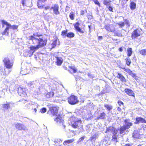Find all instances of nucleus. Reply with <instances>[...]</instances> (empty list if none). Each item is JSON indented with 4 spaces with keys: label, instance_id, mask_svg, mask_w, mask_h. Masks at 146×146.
Instances as JSON below:
<instances>
[{
    "label": "nucleus",
    "instance_id": "23",
    "mask_svg": "<svg viewBox=\"0 0 146 146\" xmlns=\"http://www.w3.org/2000/svg\"><path fill=\"white\" fill-rule=\"evenodd\" d=\"M9 27L8 26H6V27L5 28L4 31L1 33L2 35H9Z\"/></svg>",
    "mask_w": 146,
    "mask_h": 146
},
{
    "label": "nucleus",
    "instance_id": "16",
    "mask_svg": "<svg viewBox=\"0 0 146 146\" xmlns=\"http://www.w3.org/2000/svg\"><path fill=\"white\" fill-rule=\"evenodd\" d=\"M124 91L127 95L129 96L135 97L134 93L131 89L129 88H126L124 89Z\"/></svg>",
    "mask_w": 146,
    "mask_h": 146
},
{
    "label": "nucleus",
    "instance_id": "41",
    "mask_svg": "<svg viewBox=\"0 0 146 146\" xmlns=\"http://www.w3.org/2000/svg\"><path fill=\"white\" fill-rule=\"evenodd\" d=\"M113 33H114V35L115 36H117L119 37H121L123 36L121 33L115 32V31Z\"/></svg>",
    "mask_w": 146,
    "mask_h": 146
},
{
    "label": "nucleus",
    "instance_id": "55",
    "mask_svg": "<svg viewBox=\"0 0 146 146\" xmlns=\"http://www.w3.org/2000/svg\"><path fill=\"white\" fill-rule=\"evenodd\" d=\"M88 27L89 28V31L90 32H91V25H88Z\"/></svg>",
    "mask_w": 146,
    "mask_h": 146
},
{
    "label": "nucleus",
    "instance_id": "2",
    "mask_svg": "<svg viewBox=\"0 0 146 146\" xmlns=\"http://www.w3.org/2000/svg\"><path fill=\"white\" fill-rule=\"evenodd\" d=\"M4 66L7 69H11L12 68L14 64V60H11L8 57L4 58L3 60Z\"/></svg>",
    "mask_w": 146,
    "mask_h": 146
},
{
    "label": "nucleus",
    "instance_id": "7",
    "mask_svg": "<svg viewBox=\"0 0 146 146\" xmlns=\"http://www.w3.org/2000/svg\"><path fill=\"white\" fill-rule=\"evenodd\" d=\"M28 90L27 88H23L21 87H19L17 89V92L19 95L22 97H25L27 96V91Z\"/></svg>",
    "mask_w": 146,
    "mask_h": 146
},
{
    "label": "nucleus",
    "instance_id": "26",
    "mask_svg": "<svg viewBox=\"0 0 146 146\" xmlns=\"http://www.w3.org/2000/svg\"><path fill=\"white\" fill-rule=\"evenodd\" d=\"M54 93L53 92H50L47 93L46 95L45 96L46 98H49L53 96Z\"/></svg>",
    "mask_w": 146,
    "mask_h": 146
},
{
    "label": "nucleus",
    "instance_id": "6",
    "mask_svg": "<svg viewBox=\"0 0 146 146\" xmlns=\"http://www.w3.org/2000/svg\"><path fill=\"white\" fill-rule=\"evenodd\" d=\"M58 107L54 106H50L49 107V110L48 113L52 115H56L58 113Z\"/></svg>",
    "mask_w": 146,
    "mask_h": 146
},
{
    "label": "nucleus",
    "instance_id": "60",
    "mask_svg": "<svg viewBox=\"0 0 146 146\" xmlns=\"http://www.w3.org/2000/svg\"><path fill=\"white\" fill-rule=\"evenodd\" d=\"M126 146H130L129 144H126L125 145Z\"/></svg>",
    "mask_w": 146,
    "mask_h": 146
},
{
    "label": "nucleus",
    "instance_id": "52",
    "mask_svg": "<svg viewBox=\"0 0 146 146\" xmlns=\"http://www.w3.org/2000/svg\"><path fill=\"white\" fill-rule=\"evenodd\" d=\"M118 50L120 52H122L123 50V47H120L119 48Z\"/></svg>",
    "mask_w": 146,
    "mask_h": 146
},
{
    "label": "nucleus",
    "instance_id": "24",
    "mask_svg": "<svg viewBox=\"0 0 146 146\" xmlns=\"http://www.w3.org/2000/svg\"><path fill=\"white\" fill-rule=\"evenodd\" d=\"M129 7L131 10H133L136 8V3L133 1H130Z\"/></svg>",
    "mask_w": 146,
    "mask_h": 146
},
{
    "label": "nucleus",
    "instance_id": "34",
    "mask_svg": "<svg viewBox=\"0 0 146 146\" xmlns=\"http://www.w3.org/2000/svg\"><path fill=\"white\" fill-rule=\"evenodd\" d=\"M69 17L71 20H73L74 19L75 13L74 12L72 11L71 12L69 15Z\"/></svg>",
    "mask_w": 146,
    "mask_h": 146
},
{
    "label": "nucleus",
    "instance_id": "49",
    "mask_svg": "<svg viewBox=\"0 0 146 146\" xmlns=\"http://www.w3.org/2000/svg\"><path fill=\"white\" fill-rule=\"evenodd\" d=\"M85 138V137L84 136L80 138L78 141V143L80 142L81 141H83Z\"/></svg>",
    "mask_w": 146,
    "mask_h": 146
},
{
    "label": "nucleus",
    "instance_id": "17",
    "mask_svg": "<svg viewBox=\"0 0 146 146\" xmlns=\"http://www.w3.org/2000/svg\"><path fill=\"white\" fill-rule=\"evenodd\" d=\"M68 71L71 74L76 73L77 71V69L74 66H70L68 67Z\"/></svg>",
    "mask_w": 146,
    "mask_h": 146
},
{
    "label": "nucleus",
    "instance_id": "4",
    "mask_svg": "<svg viewBox=\"0 0 146 146\" xmlns=\"http://www.w3.org/2000/svg\"><path fill=\"white\" fill-rule=\"evenodd\" d=\"M68 102L70 105H74L78 103L79 100L78 97L74 95H71L67 98Z\"/></svg>",
    "mask_w": 146,
    "mask_h": 146
},
{
    "label": "nucleus",
    "instance_id": "63",
    "mask_svg": "<svg viewBox=\"0 0 146 146\" xmlns=\"http://www.w3.org/2000/svg\"><path fill=\"white\" fill-rule=\"evenodd\" d=\"M58 146H62V145H59Z\"/></svg>",
    "mask_w": 146,
    "mask_h": 146
},
{
    "label": "nucleus",
    "instance_id": "42",
    "mask_svg": "<svg viewBox=\"0 0 146 146\" xmlns=\"http://www.w3.org/2000/svg\"><path fill=\"white\" fill-rule=\"evenodd\" d=\"M46 111V109L45 108H42L40 110V112L42 113H45Z\"/></svg>",
    "mask_w": 146,
    "mask_h": 146
},
{
    "label": "nucleus",
    "instance_id": "18",
    "mask_svg": "<svg viewBox=\"0 0 146 146\" xmlns=\"http://www.w3.org/2000/svg\"><path fill=\"white\" fill-rule=\"evenodd\" d=\"M109 131L112 132L113 134H117V131L116 129H115L114 127H113L110 126L109 127L107 128L106 132Z\"/></svg>",
    "mask_w": 146,
    "mask_h": 146
},
{
    "label": "nucleus",
    "instance_id": "25",
    "mask_svg": "<svg viewBox=\"0 0 146 146\" xmlns=\"http://www.w3.org/2000/svg\"><path fill=\"white\" fill-rule=\"evenodd\" d=\"M54 121H56L57 123L59 125H61V124L63 125L64 127H65V125H64V121L63 119H55Z\"/></svg>",
    "mask_w": 146,
    "mask_h": 146
},
{
    "label": "nucleus",
    "instance_id": "37",
    "mask_svg": "<svg viewBox=\"0 0 146 146\" xmlns=\"http://www.w3.org/2000/svg\"><path fill=\"white\" fill-rule=\"evenodd\" d=\"M5 90L4 89L2 90H0V98L4 96L5 95Z\"/></svg>",
    "mask_w": 146,
    "mask_h": 146
},
{
    "label": "nucleus",
    "instance_id": "62",
    "mask_svg": "<svg viewBox=\"0 0 146 146\" xmlns=\"http://www.w3.org/2000/svg\"><path fill=\"white\" fill-rule=\"evenodd\" d=\"M136 119H142V118L141 117H139L138 118H136Z\"/></svg>",
    "mask_w": 146,
    "mask_h": 146
},
{
    "label": "nucleus",
    "instance_id": "51",
    "mask_svg": "<svg viewBox=\"0 0 146 146\" xmlns=\"http://www.w3.org/2000/svg\"><path fill=\"white\" fill-rule=\"evenodd\" d=\"M44 9L46 10H47L49 9L50 8V7L47 6L45 7H44Z\"/></svg>",
    "mask_w": 146,
    "mask_h": 146
},
{
    "label": "nucleus",
    "instance_id": "40",
    "mask_svg": "<svg viewBox=\"0 0 146 146\" xmlns=\"http://www.w3.org/2000/svg\"><path fill=\"white\" fill-rule=\"evenodd\" d=\"M93 1L95 3V4L96 5H97L98 7H100L101 5L100 3L98 1V0H91Z\"/></svg>",
    "mask_w": 146,
    "mask_h": 146
},
{
    "label": "nucleus",
    "instance_id": "45",
    "mask_svg": "<svg viewBox=\"0 0 146 146\" xmlns=\"http://www.w3.org/2000/svg\"><path fill=\"white\" fill-rule=\"evenodd\" d=\"M87 11L86 10H81L80 11V15H83L87 13Z\"/></svg>",
    "mask_w": 146,
    "mask_h": 146
},
{
    "label": "nucleus",
    "instance_id": "31",
    "mask_svg": "<svg viewBox=\"0 0 146 146\" xmlns=\"http://www.w3.org/2000/svg\"><path fill=\"white\" fill-rule=\"evenodd\" d=\"M139 53L143 56L146 55V48L141 49L139 51Z\"/></svg>",
    "mask_w": 146,
    "mask_h": 146
},
{
    "label": "nucleus",
    "instance_id": "39",
    "mask_svg": "<svg viewBox=\"0 0 146 146\" xmlns=\"http://www.w3.org/2000/svg\"><path fill=\"white\" fill-rule=\"evenodd\" d=\"M97 135L96 134L92 135L90 138V140L91 141H95L96 139L97 138Z\"/></svg>",
    "mask_w": 146,
    "mask_h": 146
},
{
    "label": "nucleus",
    "instance_id": "53",
    "mask_svg": "<svg viewBox=\"0 0 146 146\" xmlns=\"http://www.w3.org/2000/svg\"><path fill=\"white\" fill-rule=\"evenodd\" d=\"M70 7L68 6H66V9H65V11H67L69 9Z\"/></svg>",
    "mask_w": 146,
    "mask_h": 146
},
{
    "label": "nucleus",
    "instance_id": "57",
    "mask_svg": "<svg viewBox=\"0 0 146 146\" xmlns=\"http://www.w3.org/2000/svg\"><path fill=\"white\" fill-rule=\"evenodd\" d=\"M133 137H135V138H137V137L134 134H133Z\"/></svg>",
    "mask_w": 146,
    "mask_h": 146
},
{
    "label": "nucleus",
    "instance_id": "32",
    "mask_svg": "<svg viewBox=\"0 0 146 146\" xmlns=\"http://www.w3.org/2000/svg\"><path fill=\"white\" fill-rule=\"evenodd\" d=\"M106 116V114L103 112L100 113L99 116V118L100 119H104Z\"/></svg>",
    "mask_w": 146,
    "mask_h": 146
},
{
    "label": "nucleus",
    "instance_id": "3",
    "mask_svg": "<svg viewBox=\"0 0 146 146\" xmlns=\"http://www.w3.org/2000/svg\"><path fill=\"white\" fill-rule=\"evenodd\" d=\"M142 29L141 28H137L134 29L131 33V37L133 39H135L141 36L142 33Z\"/></svg>",
    "mask_w": 146,
    "mask_h": 146
},
{
    "label": "nucleus",
    "instance_id": "28",
    "mask_svg": "<svg viewBox=\"0 0 146 146\" xmlns=\"http://www.w3.org/2000/svg\"><path fill=\"white\" fill-rule=\"evenodd\" d=\"M127 55L128 57L131 56L133 53L132 48H128L127 50Z\"/></svg>",
    "mask_w": 146,
    "mask_h": 146
},
{
    "label": "nucleus",
    "instance_id": "43",
    "mask_svg": "<svg viewBox=\"0 0 146 146\" xmlns=\"http://www.w3.org/2000/svg\"><path fill=\"white\" fill-rule=\"evenodd\" d=\"M62 141L60 139H56L54 141V142L55 144H56V143H59L61 142H62Z\"/></svg>",
    "mask_w": 146,
    "mask_h": 146
},
{
    "label": "nucleus",
    "instance_id": "12",
    "mask_svg": "<svg viewBox=\"0 0 146 146\" xmlns=\"http://www.w3.org/2000/svg\"><path fill=\"white\" fill-rule=\"evenodd\" d=\"M122 68L125 72H127L129 75L131 76L135 80H137V77L136 76V74L134 73H133L132 71L129 68L126 69L125 68Z\"/></svg>",
    "mask_w": 146,
    "mask_h": 146
},
{
    "label": "nucleus",
    "instance_id": "11",
    "mask_svg": "<svg viewBox=\"0 0 146 146\" xmlns=\"http://www.w3.org/2000/svg\"><path fill=\"white\" fill-rule=\"evenodd\" d=\"M15 127L19 130H23L25 131H27L28 129L27 127L25 126L23 124L17 123L15 125Z\"/></svg>",
    "mask_w": 146,
    "mask_h": 146
},
{
    "label": "nucleus",
    "instance_id": "50",
    "mask_svg": "<svg viewBox=\"0 0 146 146\" xmlns=\"http://www.w3.org/2000/svg\"><path fill=\"white\" fill-rule=\"evenodd\" d=\"M107 7H108L109 10L111 12H113V9L112 7L111 6H109V7H108V6Z\"/></svg>",
    "mask_w": 146,
    "mask_h": 146
},
{
    "label": "nucleus",
    "instance_id": "5",
    "mask_svg": "<svg viewBox=\"0 0 146 146\" xmlns=\"http://www.w3.org/2000/svg\"><path fill=\"white\" fill-rule=\"evenodd\" d=\"M29 48V50H26L25 52V55L26 56H31L33 55L34 53L37 50L35 46L31 45Z\"/></svg>",
    "mask_w": 146,
    "mask_h": 146
},
{
    "label": "nucleus",
    "instance_id": "58",
    "mask_svg": "<svg viewBox=\"0 0 146 146\" xmlns=\"http://www.w3.org/2000/svg\"><path fill=\"white\" fill-rule=\"evenodd\" d=\"M34 111H35V112H36L37 111V110L36 109V108H34L33 109Z\"/></svg>",
    "mask_w": 146,
    "mask_h": 146
},
{
    "label": "nucleus",
    "instance_id": "44",
    "mask_svg": "<svg viewBox=\"0 0 146 146\" xmlns=\"http://www.w3.org/2000/svg\"><path fill=\"white\" fill-rule=\"evenodd\" d=\"M124 20L125 22L124 23L127 25L128 27H129L130 26V25L129 21L127 19H125Z\"/></svg>",
    "mask_w": 146,
    "mask_h": 146
},
{
    "label": "nucleus",
    "instance_id": "29",
    "mask_svg": "<svg viewBox=\"0 0 146 146\" xmlns=\"http://www.w3.org/2000/svg\"><path fill=\"white\" fill-rule=\"evenodd\" d=\"M67 37L69 38H72L74 37L75 36V34L72 32H70L67 34Z\"/></svg>",
    "mask_w": 146,
    "mask_h": 146
},
{
    "label": "nucleus",
    "instance_id": "14",
    "mask_svg": "<svg viewBox=\"0 0 146 146\" xmlns=\"http://www.w3.org/2000/svg\"><path fill=\"white\" fill-rule=\"evenodd\" d=\"M117 75L116 77L122 82H126V79L125 77L121 73L119 72H117Z\"/></svg>",
    "mask_w": 146,
    "mask_h": 146
},
{
    "label": "nucleus",
    "instance_id": "13",
    "mask_svg": "<svg viewBox=\"0 0 146 146\" xmlns=\"http://www.w3.org/2000/svg\"><path fill=\"white\" fill-rule=\"evenodd\" d=\"M59 6L57 4H55L50 8V9H52L54 13L56 15H59L60 13L59 11Z\"/></svg>",
    "mask_w": 146,
    "mask_h": 146
},
{
    "label": "nucleus",
    "instance_id": "30",
    "mask_svg": "<svg viewBox=\"0 0 146 146\" xmlns=\"http://www.w3.org/2000/svg\"><path fill=\"white\" fill-rule=\"evenodd\" d=\"M68 32L67 29L64 30L62 31L61 33V35L64 37H67V34Z\"/></svg>",
    "mask_w": 146,
    "mask_h": 146
},
{
    "label": "nucleus",
    "instance_id": "35",
    "mask_svg": "<svg viewBox=\"0 0 146 146\" xmlns=\"http://www.w3.org/2000/svg\"><path fill=\"white\" fill-rule=\"evenodd\" d=\"M125 63L127 66H129L130 65L131 62V59L128 58H126L125 59Z\"/></svg>",
    "mask_w": 146,
    "mask_h": 146
},
{
    "label": "nucleus",
    "instance_id": "22",
    "mask_svg": "<svg viewBox=\"0 0 146 146\" xmlns=\"http://www.w3.org/2000/svg\"><path fill=\"white\" fill-rule=\"evenodd\" d=\"M45 1L44 0H38L37 2V6L38 8L40 9H42L44 8V5H42V3H44Z\"/></svg>",
    "mask_w": 146,
    "mask_h": 146
},
{
    "label": "nucleus",
    "instance_id": "48",
    "mask_svg": "<svg viewBox=\"0 0 146 146\" xmlns=\"http://www.w3.org/2000/svg\"><path fill=\"white\" fill-rule=\"evenodd\" d=\"M117 104L120 106H121L122 105H123L124 104L123 102L120 100H118V101Z\"/></svg>",
    "mask_w": 146,
    "mask_h": 146
},
{
    "label": "nucleus",
    "instance_id": "56",
    "mask_svg": "<svg viewBox=\"0 0 146 146\" xmlns=\"http://www.w3.org/2000/svg\"><path fill=\"white\" fill-rule=\"evenodd\" d=\"M102 38V36H99L98 37V39H101Z\"/></svg>",
    "mask_w": 146,
    "mask_h": 146
},
{
    "label": "nucleus",
    "instance_id": "8",
    "mask_svg": "<svg viewBox=\"0 0 146 146\" xmlns=\"http://www.w3.org/2000/svg\"><path fill=\"white\" fill-rule=\"evenodd\" d=\"M125 125L121 127L119 129L120 133V134L125 133V131L126 130L128 129L130 127V126L132 125V123L127 122V120H125Z\"/></svg>",
    "mask_w": 146,
    "mask_h": 146
},
{
    "label": "nucleus",
    "instance_id": "38",
    "mask_svg": "<svg viewBox=\"0 0 146 146\" xmlns=\"http://www.w3.org/2000/svg\"><path fill=\"white\" fill-rule=\"evenodd\" d=\"M111 1H108L107 0H104L103 3V4L106 5L107 7L108 5H110V3L111 2Z\"/></svg>",
    "mask_w": 146,
    "mask_h": 146
},
{
    "label": "nucleus",
    "instance_id": "47",
    "mask_svg": "<svg viewBox=\"0 0 146 146\" xmlns=\"http://www.w3.org/2000/svg\"><path fill=\"white\" fill-rule=\"evenodd\" d=\"M26 0H22L21 3L23 6L26 5Z\"/></svg>",
    "mask_w": 146,
    "mask_h": 146
},
{
    "label": "nucleus",
    "instance_id": "27",
    "mask_svg": "<svg viewBox=\"0 0 146 146\" xmlns=\"http://www.w3.org/2000/svg\"><path fill=\"white\" fill-rule=\"evenodd\" d=\"M74 141V139H72L70 140L65 141H64L63 144L64 145H66L68 144H69L72 143Z\"/></svg>",
    "mask_w": 146,
    "mask_h": 146
},
{
    "label": "nucleus",
    "instance_id": "46",
    "mask_svg": "<svg viewBox=\"0 0 146 146\" xmlns=\"http://www.w3.org/2000/svg\"><path fill=\"white\" fill-rule=\"evenodd\" d=\"M118 25L120 27H123L125 23L123 22H122L121 23H118Z\"/></svg>",
    "mask_w": 146,
    "mask_h": 146
},
{
    "label": "nucleus",
    "instance_id": "10",
    "mask_svg": "<svg viewBox=\"0 0 146 146\" xmlns=\"http://www.w3.org/2000/svg\"><path fill=\"white\" fill-rule=\"evenodd\" d=\"M1 21L3 27L5 25H6L9 26V29H11L13 30L17 29L18 28V26L15 25H11L10 24L4 20H2Z\"/></svg>",
    "mask_w": 146,
    "mask_h": 146
},
{
    "label": "nucleus",
    "instance_id": "20",
    "mask_svg": "<svg viewBox=\"0 0 146 146\" xmlns=\"http://www.w3.org/2000/svg\"><path fill=\"white\" fill-rule=\"evenodd\" d=\"M104 27L106 30L108 32H114L115 31V29H111L110 25V24L105 25L104 26Z\"/></svg>",
    "mask_w": 146,
    "mask_h": 146
},
{
    "label": "nucleus",
    "instance_id": "19",
    "mask_svg": "<svg viewBox=\"0 0 146 146\" xmlns=\"http://www.w3.org/2000/svg\"><path fill=\"white\" fill-rule=\"evenodd\" d=\"M2 107L4 111L8 110L10 108V103L6 102V103L2 104Z\"/></svg>",
    "mask_w": 146,
    "mask_h": 146
},
{
    "label": "nucleus",
    "instance_id": "64",
    "mask_svg": "<svg viewBox=\"0 0 146 146\" xmlns=\"http://www.w3.org/2000/svg\"><path fill=\"white\" fill-rule=\"evenodd\" d=\"M129 0H125V1L127 2V1Z\"/></svg>",
    "mask_w": 146,
    "mask_h": 146
},
{
    "label": "nucleus",
    "instance_id": "61",
    "mask_svg": "<svg viewBox=\"0 0 146 146\" xmlns=\"http://www.w3.org/2000/svg\"><path fill=\"white\" fill-rule=\"evenodd\" d=\"M113 139H116V137H115V136H113Z\"/></svg>",
    "mask_w": 146,
    "mask_h": 146
},
{
    "label": "nucleus",
    "instance_id": "59",
    "mask_svg": "<svg viewBox=\"0 0 146 146\" xmlns=\"http://www.w3.org/2000/svg\"><path fill=\"white\" fill-rule=\"evenodd\" d=\"M64 68L65 70H68L67 68L66 67H64Z\"/></svg>",
    "mask_w": 146,
    "mask_h": 146
},
{
    "label": "nucleus",
    "instance_id": "54",
    "mask_svg": "<svg viewBox=\"0 0 146 146\" xmlns=\"http://www.w3.org/2000/svg\"><path fill=\"white\" fill-rule=\"evenodd\" d=\"M117 110L118 111L120 112L121 110V109L120 107H118L117 108Z\"/></svg>",
    "mask_w": 146,
    "mask_h": 146
},
{
    "label": "nucleus",
    "instance_id": "33",
    "mask_svg": "<svg viewBox=\"0 0 146 146\" xmlns=\"http://www.w3.org/2000/svg\"><path fill=\"white\" fill-rule=\"evenodd\" d=\"M104 106L109 111H110L112 109V106L111 105L105 104L104 105Z\"/></svg>",
    "mask_w": 146,
    "mask_h": 146
},
{
    "label": "nucleus",
    "instance_id": "21",
    "mask_svg": "<svg viewBox=\"0 0 146 146\" xmlns=\"http://www.w3.org/2000/svg\"><path fill=\"white\" fill-rule=\"evenodd\" d=\"M56 65L58 66H60L63 62V60L61 58H59L58 57H56Z\"/></svg>",
    "mask_w": 146,
    "mask_h": 146
},
{
    "label": "nucleus",
    "instance_id": "1",
    "mask_svg": "<svg viewBox=\"0 0 146 146\" xmlns=\"http://www.w3.org/2000/svg\"><path fill=\"white\" fill-rule=\"evenodd\" d=\"M42 35H37L36 36L35 34L34 33L33 35H30L29 37V40L32 41L33 44L35 45L36 43H37V45L35 46V47L37 50L40 48L45 46L46 44L47 40V39H43L42 38H36V36L39 37Z\"/></svg>",
    "mask_w": 146,
    "mask_h": 146
},
{
    "label": "nucleus",
    "instance_id": "36",
    "mask_svg": "<svg viewBox=\"0 0 146 146\" xmlns=\"http://www.w3.org/2000/svg\"><path fill=\"white\" fill-rule=\"evenodd\" d=\"M136 122H135V123H146V121L145 119H136Z\"/></svg>",
    "mask_w": 146,
    "mask_h": 146
},
{
    "label": "nucleus",
    "instance_id": "9",
    "mask_svg": "<svg viewBox=\"0 0 146 146\" xmlns=\"http://www.w3.org/2000/svg\"><path fill=\"white\" fill-rule=\"evenodd\" d=\"M72 126L74 128L77 127L78 125L80 124L82 121L78 119H70Z\"/></svg>",
    "mask_w": 146,
    "mask_h": 146
},
{
    "label": "nucleus",
    "instance_id": "15",
    "mask_svg": "<svg viewBox=\"0 0 146 146\" xmlns=\"http://www.w3.org/2000/svg\"><path fill=\"white\" fill-rule=\"evenodd\" d=\"M80 23L78 22H76L75 24L74 25V27L76 31L79 32L80 33L83 34L84 31L82 30V29L79 27Z\"/></svg>",
    "mask_w": 146,
    "mask_h": 146
}]
</instances>
